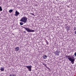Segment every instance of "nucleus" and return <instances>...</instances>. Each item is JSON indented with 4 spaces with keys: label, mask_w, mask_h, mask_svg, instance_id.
<instances>
[{
    "label": "nucleus",
    "mask_w": 76,
    "mask_h": 76,
    "mask_svg": "<svg viewBox=\"0 0 76 76\" xmlns=\"http://www.w3.org/2000/svg\"><path fill=\"white\" fill-rule=\"evenodd\" d=\"M23 28H24L25 30H26L27 32H35V30H32L31 29H30V28H26L25 27H23Z\"/></svg>",
    "instance_id": "2"
},
{
    "label": "nucleus",
    "mask_w": 76,
    "mask_h": 76,
    "mask_svg": "<svg viewBox=\"0 0 76 76\" xmlns=\"http://www.w3.org/2000/svg\"><path fill=\"white\" fill-rule=\"evenodd\" d=\"M74 30H76V27H75L74 28Z\"/></svg>",
    "instance_id": "15"
},
{
    "label": "nucleus",
    "mask_w": 76,
    "mask_h": 76,
    "mask_svg": "<svg viewBox=\"0 0 76 76\" xmlns=\"http://www.w3.org/2000/svg\"><path fill=\"white\" fill-rule=\"evenodd\" d=\"M20 20L24 23H26L27 22V18L26 17H23L21 18V20Z\"/></svg>",
    "instance_id": "3"
},
{
    "label": "nucleus",
    "mask_w": 76,
    "mask_h": 76,
    "mask_svg": "<svg viewBox=\"0 0 76 76\" xmlns=\"http://www.w3.org/2000/svg\"><path fill=\"white\" fill-rule=\"evenodd\" d=\"M46 44L48 45H49V43H48V42L46 40Z\"/></svg>",
    "instance_id": "14"
},
{
    "label": "nucleus",
    "mask_w": 76,
    "mask_h": 76,
    "mask_svg": "<svg viewBox=\"0 0 76 76\" xmlns=\"http://www.w3.org/2000/svg\"><path fill=\"white\" fill-rule=\"evenodd\" d=\"M26 68H27L28 69V70L29 71L31 72V66H26Z\"/></svg>",
    "instance_id": "4"
},
{
    "label": "nucleus",
    "mask_w": 76,
    "mask_h": 76,
    "mask_svg": "<svg viewBox=\"0 0 76 76\" xmlns=\"http://www.w3.org/2000/svg\"><path fill=\"white\" fill-rule=\"evenodd\" d=\"M13 11V10H9V12H10V13H11Z\"/></svg>",
    "instance_id": "9"
},
{
    "label": "nucleus",
    "mask_w": 76,
    "mask_h": 76,
    "mask_svg": "<svg viewBox=\"0 0 76 76\" xmlns=\"http://www.w3.org/2000/svg\"><path fill=\"white\" fill-rule=\"evenodd\" d=\"M42 64L43 65L45 66V67H46L47 64H46L43 63Z\"/></svg>",
    "instance_id": "12"
},
{
    "label": "nucleus",
    "mask_w": 76,
    "mask_h": 76,
    "mask_svg": "<svg viewBox=\"0 0 76 76\" xmlns=\"http://www.w3.org/2000/svg\"><path fill=\"white\" fill-rule=\"evenodd\" d=\"M2 9L1 7L0 6V11H2Z\"/></svg>",
    "instance_id": "13"
},
{
    "label": "nucleus",
    "mask_w": 76,
    "mask_h": 76,
    "mask_svg": "<svg viewBox=\"0 0 76 76\" xmlns=\"http://www.w3.org/2000/svg\"><path fill=\"white\" fill-rule=\"evenodd\" d=\"M20 25L22 26L23 25V23L22 22H20Z\"/></svg>",
    "instance_id": "11"
},
{
    "label": "nucleus",
    "mask_w": 76,
    "mask_h": 76,
    "mask_svg": "<svg viewBox=\"0 0 76 76\" xmlns=\"http://www.w3.org/2000/svg\"><path fill=\"white\" fill-rule=\"evenodd\" d=\"M20 49V48L19 47H17L15 48V51H18Z\"/></svg>",
    "instance_id": "7"
},
{
    "label": "nucleus",
    "mask_w": 76,
    "mask_h": 76,
    "mask_svg": "<svg viewBox=\"0 0 76 76\" xmlns=\"http://www.w3.org/2000/svg\"><path fill=\"white\" fill-rule=\"evenodd\" d=\"M10 76H15V75H10Z\"/></svg>",
    "instance_id": "18"
},
{
    "label": "nucleus",
    "mask_w": 76,
    "mask_h": 76,
    "mask_svg": "<svg viewBox=\"0 0 76 76\" xmlns=\"http://www.w3.org/2000/svg\"><path fill=\"white\" fill-rule=\"evenodd\" d=\"M59 53L60 51H56L55 52V54L56 55L59 56Z\"/></svg>",
    "instance_id": "6"
},
{
    "label": "nucleus",
    "mask_w": 76,
    "mask_h": 76,
    "mask_svg": "<svg viewBox=\"0 0 76 76\" xmlns=\"http://www.w3.org/2000/svg\"><path fill=\"white\" fill-rule=\"evenodd\" d=\"M20 14V13L18 12L17 10H16V11H15V14H14V16H18V15H19Z\"/></svg>",
    "instance_id": "5"
},
{
    "label": "nucleus",
    "mask_w": 76,
    "mask_h": 76,
    "mask_svg": "<svg viewBox=\"0 0 76 76\" xmlns=\"http://www.w3.org/2000/svg\"><path fill=\"white\" fill-rule=\"evenodd\" d=\"M67 7H69V6H67Z\"/></svg>",
    "instance_id": "21"
},
{
    "label": "nucleus",
    "mask_w": 76,
    "mask_h": 76,
    "mask_svg": "<svg viewBox=\"0 0 76 76\" xmlns=\"http://www.w3.org/2000/svg\"><path fill=\"white\" fill-rule=\"evenodd\" d=\"M66 57L69 59V61H71L72 64H73L74 63V61H75V59H73L70 57L69 56H68L67 55L66 56Z\"/></svg>",
    "instance_id": "1"
},
{
    "label": "nucleus",
    "mask_w": 76,
    "mask_h": 76,
    "mask_svg": "<svg viewBox=\"0 0 76 76\" xmlns=\"http://www.w3.org/2000/svg\"><path fill=\"white\" fill-rule=\"evenodd\" d=\"M30 14L31 15H34V13H33L32 14V13H30Z\"/></svg>",
    "instance_id": "16"
},
{
    "label": "nucleus",
    "mask_w": 76,
    "mask_h": 76,
    "mask_svg": "<svg viewBox=\"0 0 76 76\" xmlns=\"http://www.w3.org/2000/svg\"><path fill=\"white\" fill-rule=\"evenodd\" d=\"M1 71H4V68H1Z\"/></svg>",
    "instance_id": "10"
},
{
    "label": "nucleus",
    "mask_w": 76,
    "mask_h": 76,
    "mask_svg": "<svg viewBox=\"0 0 76 76\" xmlns=\"http://www.w3.org/2000/svg\"><path fill=\"white\" fill-rule=\"evenodd\" d=\"M73 56H72V58L74 59V57H73Z\"/></svg>",
    "instance_id": "19"
},
{
    "label": "nucleus",
    "mask_w": 76,
    "mask_h": 76,
    "mask_svg": "<svg viewBox=\"0 0 76 76\" xmlns=\"http://www.w3.org/2000/svg\"><path fill=\"white\" fill-rule=\"evenodd\" d=\"M43 59H46L47 58V56L46 55H44L42 56Z\"/></svg>",
    "instance_id": "8"
},
{
    "label": "nucleus",
    "mask_w": 76,
    "mask_h": 76,
    "mask_svg": "<svg viewBox=\"0 0 76 76\" xmlns=\"http://www.w3.org/2000/svg\"><path fill=\"white\" fill-rule=\"evenodd\" d=\"M74 55H75V56H76V52L75 53Z\"/></svg>",
    "instance_id": "17"
},
{
    "label": "nucleus",
    "mask_w": 76,
    "mask_h": 76,
    "mask_svg": "<svg viewBox=\"0 0 76 76\" xmlns=\"http://www.w3.org/2000/svg\"><path fill=\"white\" fill-rule=\"evenodd\" d=\"M75 34H76V31H75Z\"/></svg>",
    "instance_id": "20"
}]
</instances>
